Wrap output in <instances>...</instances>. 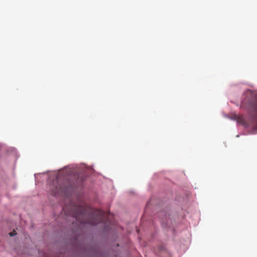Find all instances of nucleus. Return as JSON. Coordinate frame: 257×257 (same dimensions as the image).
<instances>
[{"mask_svg":"<svg viewBox=\"0 0 257 257\" xmlns=\"http://www.w3.org/2000/svg\"><path fill=\"white\" fill-rule=\"evenodd\" d=\"M95 213L96 216H92L87 220L80 219V216H84L83 213L78 214L76 212H70L69 215L75 217L76 220L78 221L80 223L82 224H89L92 225H95L99 223H103L105 222V218L103 211L100 210H97L95 212Z\"/></svg>","mask_w":257,"mask_h":257,"instance_id":"nucleus-1","label":"nucleus"},{"mask_svg":"<svg viewBox=\"0 0 257 257\" xmlns=\"http://www.w3.org/2000/svg\"><path fill=\"white\" fill-rule=\"evenodd\" d=\"M253 111L256 113V115L254 116V119L257 121V102L253 105L252 107Z\"/></svg>","mask_w":257,"mask_h":257,"instance_id":"nucleus-2","label":"nucleus"},{"mask_svg":"<svg viewBox=\"0 0 257 257\" xmlns=\"http://www.w3.org/2000/svg\"><path fill=\"white\" fill-rule=\"evenodd\" d=\"M17 234L15 230H14L12 232H10L9 233V234L10 235V236H14L16 234Z\"/></svg>","mask_w":257,"mask_h":257,"instance_id":"nucleus-3","label":"nucleus"},{"mask_svg":"<svg viewBox=\"0 0 257 257\" xmlns=\"http://www.w3.org/2000/svg\"><path fill=\"white\" fill-rule=\"evenodd\" d=\"M52 192L54 193V195H56L57 194H58L59 193L58 190H55V191H53Z\"/></svg>","mask_w":257,"mask_h":257,"instance_id":"nucleus-4","label":"nucleus"},{"mask_svg":"<svg viewBox=\"0 0 257 257\" xmlns=\"http://www.w3.org/2000/svg\"><path fill=\"white\" fill-rule=\"evenodd\" d=\"M63 210L64 211H65V208H64L63 209Z\"/></svg>","mask_w":257,"mask_h":257,"instance_id":"nucleus-5","label":"nucleus"}]
</instances>
